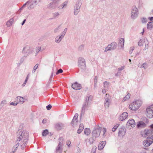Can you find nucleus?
Wrapping results in <instances>:
<instances>
[{
	"mask_svg": "<svg viewBox=\"0 0 153 153\" xmlns=\"http://www.w3.org/2000/svg\"><path fill=\"white\" fill-rule=\"evenodd\" d=\"M106 129L105 128H103L102 129V132H103L102 135L103 137H105L106 136Z\"/></svg>",
	"mask_w": 153,
	"mask_h": 153,
	"instance_id": "nucleus-37",
	"label": "nucleus"
},
{
	"mask_svg": "<svg viewBox=\"0 0 153 153\" xmlns=\"http://www.w3.org/2000/svg\"><path fill=\"white\" fill-rule=\"evenodd\" d=\"M139 14L137 8L135 5L133 6L131 11V18L132 19H135L138 16Z\"/></svg>",
	"mask_w": 153,
	"mask_h": 153,
	"instance_id": "nucleus-3",
	"label": "nucleus"
},
{
	"mask_svg": "<svg viewBox=\"0 0 153 153\" xmlns=\"http://www.w3.org/2000/svg\"><path fill=\"white\" fill-rule=\"evenodd\" d=\"M126 132L125 129L124 128H121L119 130L118 133V136L119 137H122L125 135Z\"/></svg>",
	"mask_w": 153,
	"mask_h": 153,
	"instance_id": "nucleus-20",
	"label": "nucleus"
},
{
	"mask_svg": "<svg viewBox=\"0 0 153 153\" xmlns=\"http://www.w3.org/2000/svg\"><path fill=\"white\" fill-rule=\"evenodd\" d=\"M138 45L139 46H141L142 45V41L141 40L139 41L138 42Z\"/></svg>",
	"mask_w": 153,
	"mask_h": 153,
	"instance_id": "nucleus-53",
	"label": "nucleus"
},
{
	"mask_svg": "<svg viewBox=\"0 0 153 153\" xmlns=\"http://www.w3.org/2000/svg\"><path fill=\"white\" fill-rule=\"evenodd\" d=\"M84 133L85 135L88 136L91 133V130L89 128H86L84 130Z\"/></svg>",
	"mask_w": 153,
	"mask_h": 153,
	"instance_id": "nucleus-31",
	"label": "nucleus"
},
{
	"mask_svg": "<svg viewBox=\"0 0 153 153\" xmlns=\"http://www.w3.org/2000/svg\"><path fill=\"white\" fill-rule=\"evenodd\" d=\"M81 5L80 2H78L76 4L74 10V14L77 15L80 11V7Z\"/></svg>",
	"mask_w": 153,
	"mask_h": 153,
	"instance_id": "nucleus-13",
	"label": "nucleus"
},
{
	"mask_svg": "<svg viewBox=\"0 0 153 153\" xmlns=\"http://www.w3.org/2000/svg\"><path fill=\"white\" fill-rule=\"evenodd\" d=\"M27 81V80L25 79V82H24L23 83L22 85V86H24L25 85V84H26Z\"/></svg>",
	"mask_w": 153,
	"mask_h": 153,
	"instance_id": "nucleus-59",
	"label": "nucleus"
},
{
	"mask_svg": "<svg viewBox=\"0 0 153 153\" xmlns=\"http://www.w3.org/2000/svg\"><path fill=\"white\" fill-rule=\"evenodd\" d=\"M146 115L149 118L153 117V105L148 106L146 108Z\"/></svg>",
	"mask_w": 153,
	"mask_h": 153,
	"instance_id": "nucleus-9",
	"label": "nucleus"
},
{
	"mask_svg": "<svg viewBox=\"0 0 153 153\" xmlns=\"http://www.w3.org/2000/svg\"><path fill=\"white\" fill-rule=\"evenodd\" d=\"M17 140L16 142H18L13 147V152H15L17 148L19 147V144L23 148L27 144L28 140V132L23 131L22 130H18L17 132Z\"/></svg>",
	"mask_w": 153,
	"mask_h": 153,
	"instance_id": "nucleus-1",
	"label": "nucleus"
},
{
	"mask_svg": "<svg viewBox=\"0 0 153 153\" xmlns=\"http://www.w3.org/2000/svg\"><path fill=\"white\" fill-rule=\"evenodd\" d=\"M67 28H65L64 29V31L61 34L62 35H63V36H64L65 34L66 33V32L67 31Z\"/></svg>",
	"mask_w": 153,
	"mask_h": 153,
	"instance_id": "nucleus-48",
	"label": "nucleus"
},
{
	"mask_svg": "<svg viewBox=\"0 0 153 153\" xmlns=\"http://www.w3.org/2000/svg\"><path fill=\"white\" fill-rule=\"evenodd\" d=\"M13 21L14 19L13 18H12L8 21L6 23V25L7 27H9L10 26L12 25Z\"/></svg>",
	"mask_w": 153,
	"mask_h": 153,
	"instance_id": "nucleus-32",
	"label": "nucleus"
},
{
	"mask_svg": "<svg viewBox=\"0 0 153 153\" xmlns=\"http://www.w3.org/2000/svg\"><path fill=\"white\" fill-rule=\"evenodd\" d=\"M146 126V124L142 121L139 122L137 125V127L138 128H144Z\"/></svg>",
	"mask_w": 153,
	"mask_h": 153,
	"instance_id": "nucleus-25",
	"label": "nucleus"
},
{
	"mask_svg": "<svg viewBox=\"0 0 153 153\" xmlns=\"http://www.w3.org/2000/svg\"><path fill=\"white\" fill-rule=\"evenodd\" d=\"M131 96V94H130L128 93L127 95H126L123 98V100L122 102H124L127 100H128V99H129L130 98Z\"/></svg>",
	"mask_w": 153,
	"mask_h": 153,
	"instance_id": "nucleus-33",
	"label": "nucleus"
},
{
	"mask_svg": "<svg viewBox=\"0 0 153 153\" xmlns=\"http://www.w3.org/2000/svg\"><path fill=\"white\" fill-rule=\"evenodd\" d=\"M77 151V153H80L81 150H80V149L79 147H78V148Z\"/></svg>",
	"mask_w": 153,
	"mask_h": 153,
	"instance_id": "nucleus-64",
	"label": "nucleus"
},
{
	"mask_svg": "<svg viewBox=\"0 0 153 153\" xmlns=\"http://www.w3.org/2000/svg\"><path fill=\"white\" fill-rule=\"evenodd\" d=\"M61 1V0H56L55 1H53L48 5V7L50 9H54L56 6L57 4Z\"/></svg>",
	"mask_w": 153,
	"mask_h": 153,
	"instance_id": "nucleus-14",
	"label": "nucleus"
},
{
	"mask_svg": "<svg viewBox=\"0 0 153 153\" xmlns=\"http://www.w3.org/2000/svg\"><path fill=\"white\" fill-rule=\"evenodd\" d=\"M143 103L142 101L140 100H137L130 104L129 108L131 110L135 111L138 109Z\"/></svg>",
	"mask_w": 153,
	"mask_h": 153,
	"instance_id": "nucleus-2",
	"label": "nucleus"
},
{
	"mask_svg": "<svg viewBox=\"0 0 153 153\" xmlns=\"http://www.w3.org/2000/svg\"><path fill=\"white\" fill-rule=\"evenodd\" d=\"M147 28L149 30H151L153 27V22H148L147 26Z\"/></svg>",
	"mask_w": 153,
	"mask_h": 153,
	"instance_id": "nucleus-29",
	"label": "nucleus"
},
{
	"mask_svg": "<svg viewBox=\"0 0 153 153\" xmlns=\"http://www.w3.org/2000/svg\"><path fill=\"white\" fill-rule=\"evenodd\" d=\"M29 2L27 1L23 5L22 7L19 9V10H22L27 5H28L29 4H28V3H29Z\"/></svg>",
	"mask_w": 153,
	"mask_h": 153,
	"instance_id": "nucleus-40",
	"label": "nucleus"
},
{
	"mask_svg": "<svg viewBox=\"0 0 153 153\" xmlns=\"http://www.w3.org/2000/svg\"><path fill=\"white\" fill-rule=\"evenodd\" d=\"M63 72V70L61 69H60L58 70L57 72L56 73V74H58L59 73H62Z\"/></svg>",
	"mask_w": 153,
	"mask_h": 153,
	"instance_id": "nucleus-50",
	"label": "nucleus"
},
{
	"mask_svg": "<svg viewBox=\"0 0 153 153\" xmlns=\"http://www.w3.org/2000/svg\"><path fill=\"white\" fill-rule=\"evenodd\" d=\"M39 66V64H36L34 67L33 70H32V73H34L36 69Z\"/></svg>",
	"mask_w": 153,
	"mask_h": 153,
	"instance_id": "nucleus-36",
	"label": "nucleus"
},
{
	"mask_svg": "<svg viewBox=\"0 0 153 153\" xmlns=\"http://www.w3.org/2000/svg\"><path fill=\"white\" fill-rule=\"evenodd\" d=\"M7 101L6 100H2L0 104V106L1 107L3 106L4 105L7 104Z\"/></svg>",
	"mask_w": 153,
	"mask_h": 153,
	"instance_id": "nucleus-35",
	"label": "nucleus"
},
{
	"mask_svg": "<svg viewBox=\"0 0 153 153\" xmlns=\"http://www.w3.org/2000/svg\"><path fill=\"white\" fill-rule=\"evenodd\" d=\"M141 135L143 137H146L148 136L147 138H149V137L150 138V137L153 138V133H152L150 131L149 129H145L144 131L141 132Z\"/></svg>",
	"mask_w": 153,
	"mask_h": 153,
	"instance_id": "nucleus-7",
	"label": "nucleus"
},
{
	"mask_svg": "<svg viewBox=\"0 0 153 153\" xmlns=\"http://www.w3.org/2000/svg\"><path fill=\"white\" fill-rule=\"evenodd\" d=\"M148 19H149L150 21L153 20V17H149L148 18Z\"/></svg>",
	"mask_w": 153,
	"mask_h": 153,
	"instance_id": "nucleus-63",
	"label": "nucleus"
},
{
	"mask_svg": "<svg viewBox=\"0 0 153 153\" xmlns=\"http://www.w3.org/2000/svg\"><path fill=\"white\" fill-rule=\"evenodd\" d=\"M101 129L100 128L97 127L95 128L92 132L93 137L95 138L98 137L100 134Z\"/></svg>",
	"mask_w": 153,
	"mask_h": 153,
	"instance_id": "nucleus-11",
	"label": "nucleus"
},
{
	"mask_svg": "<svg viewBox=\"0 0 153 153\" xmlns=\"http://www.w3.org/2000/svg\"><path fill=\"white\" fill-rule=\"evenodd\" d=\"M153 143V140L150 137L149 139H147L144 140L143 143L144 146L146 147L149 146Z\"/></svg>",
	"mask_w": 153,
	"mask_h": 153,
	"instance_id": "nucleus-15",
	"label": "nucleus"
},
{
	"mask_svg": "<svg viewBox=\"0 0 153 153\" xmlns=\"http://www.w3.org/2000/svg\"><path fill=\"white\" fill-rule=\"evenodd\" d=\"M78 116V114L77 113L75 114L73 119L71 122V124L72 126H74L75 125H76L77 122V118Z\"/></svg>",
	"mask_w": 153,
	"mask_h": 153,
	"instance_id": "nucleus-19",
	"label": "nucleus"
},
{
	"mask_svg": "<svg viewBox=\"0 0 153 153\" xmlns=\"http://www.w3.org/2000/svg\"><path fill=\"white\" fill-rule=\"evenodd\" d=\"M41 47H40L39 46L36 47V54H37L38 52L41 50Z\"/></svg>",
	"mask_w": 153,
	"mask_h": 153,
	"instance_id": "nucleus-42",
	"label": "nucleus"
},
{
	"mask_svg": "<svg viewBox=\"0 0 153 153\" xmlns=\"http://www.w3.org/2000/svg\"><path fill=\"white\" fill-rule=\"evenodd\" d=\"M144 65L143 64H139L138 65V66L140 68H143V66H144Z\"/></svg>",
	"mask_w": 153,
	"mask_h": 153,
	"instance_id": "nucleus-57",
	"label": "nucleus"
},
{
	"mask_svg": "<svg viewBox=\"0 0 153 153\" xmlns=\"http://www.w3.org/2000/svg\"><path fill=\"white\" fill-rule=\"evenodd\" d=\"M150 129L149 130L152 133H153V124H152L150 126Z\"/></svg>",
	"mask_w": 153,
	"mask_h": 153,
	"instance_id": "nucleus-56",
	"label": "nucleus"
},
{
	"mask_svg": "<svg viewBox=\"0 0 153 153\" xmlns=\"http://www.w3.org/2000/svg\"><path fill=\"white\" fill-rule=\"evenodd\" d=\"M128 115V113L127 112H124L120 115L119 119L120 121H123L127 118Z\"/></svg>",
	"mask_w": 153,
	"mask_h": 153,
	"instance_id": "nucleus-17",
	"label": "nucleus"
},
{
	"mask_svg": "<svg viewBox=\"0 0 153 153\" xmlns=\"http://www.w3.org/2000/svg\"><path fill=\"white\" fill-rule=\"evenodd\" d=\"M33 48L29 46H26L24 48L22 53L24 54L25 57L30 54L33 51Z\"/></svg>",
	"mask_w": 153,
	"mask_h": 153,
	"instance_id": "nucleus-6",
	"label": "nucleus"
},
{
	"mask_svg": "<svg viewBox=\"0 0 153 153\" xmlns=\"http://www.w3.org/2000/svg\"><path fill=\"white\" fill-rule=\"evenodd\" d=\"M103 84L104 88H107L108 87L109 83L108 82L105 81L104 82Z\"/></svg>",
	"mask_w": 153,
	"mask_h": 153,
	"instance_id": "nucleus-43",
	"label": "nucleus"
},
{
	"mask_svg": "<svg viewBox=\"0 0 153 153\" xmlns=\"http://www.w3.org/2000/svg\"><path fill=\"white\" fill-rule=\"evenodd\" d=\"M32 1L35 3L36 4L38 1H39L40 0H31Z\"/></svg>",
	"mask_w": 153,
	"mask_h": 153,
	"instance_id": "nucleus-62",
	"label": "nucleus"
},
{
	"mask_svg": "<svg viewBox=\"0 0 153 153\" xmlns=\"http://www.w3.org/2000/svg\"><path fill=\"white\" fill-rule=\"evenodd\" d=\"M47 120L46 119H43L42 121V123H45L47 121Z\"/></svg>",
	"mask_w": 153,
	"mask_h": 153,
	"instance_id": "nucleus-60",
	"label": "nucleus"
},
{
	"mask_svg": "<svg viewBox=\"0 0 153 153\" xmlns=\"http://www.w3.org/2000/svg\"><path fill=\"white\" fill-rule=\"evenodd\" d=\"M53 15V18H56L59 16V14L58 12H57L54 13Z\"/></svg>",
	"mask_w": 153,
	"mask_h": 153,
	"instance_id": "nucleus-38",
	"label": "nucleus"
},
{
	"mask_svg": "<svg viewBox=\"0 0 153 153\" xmlns=\"http://www.w3.org/2000/svg\"><path fill=\"white\" fill-rule=\"evenodd\" d=\"M143 64L144 65V66H143V68L145 69H146L147 68L148 65L147 63H145Z\"/></svg>",
	"mask_w": 153,
	"mask_h": 153,
	"instance_id": "nucleus-55",
	"label": "nucleus"
},
{
	"mask_svg": "<svg viewBox=\"0 0 153 153\" xmlns=\"http://www.w3.org/2000/svg\"><path fill=\"white\" fill-rule=\"evenodd\" d=\"M59 30V27L56 28L54 30V32L55 33H57L58 31V30Z\"/></svg>",
	"mask_w": 153,
	"mask_h": 153,
	"instance_id": "nucleus-61",
	"label": "nucleus"
},
{
	"mask_svg": "<svg viewBox=\"0 0 153 153\" xmlns=\"http://www.w3.org/2000/svg\"><path fill=\"white\" fill-rule=\"evenodd\" d=\"M64 126V125L62 123H56L55 125V128L58 130H61Z\"/></svg>",
	"mask_w": 153,
	"mask_h": 153,
	"instance_id": "nucleus-23",
	"label": "nucleus"
},
{
	"mask_svg": "<svg viewBox=\"0 0 153 153\" xmlns=\"http://www.w3.org/2000/svg\"><path fill=\"white\" fill-rule=\"evenodd\" d=\"M106 144V141H100L98 145V149L99 150L102 149L104 147Z\"/></svg>",
	"mask_w": 153,
	"mask_h": 153,
	"instance_id": "nucleus-21",
	"label": "nucleus"
},
{
	"mask_svg": "<svg viewBox=\"0 0 153 153\" xmlns=\"http://www.w3.org/2000/svg\"><path fill=\"white\" fill-rule=\"evenodd\" d=\"M125 67V66L124 65L122 66L121 67L119 68L118 70V71H121L123 70Z\"/></svg>",
	"mask_w": 153,
	"mask_h": 153,
	"instance_id": "nucleus-51",
	"label": "nucleus"
},
{
	"mask_svg": "<svg viewBox=\"0 0 153 153\" xmlns=\"http://www.w3.org/2000/svg\"><path fill=\"white\" fill-rule=\"evenodd\" d=\"M127 125L131 126L132 128L134 127L135 125V122L134 120L133 119H130L127 123Z\"/></svg>",
	"mask_w": 153,
	"mask_h": 153,
	"instance_id": "nucleus-16",
	"label": "nucleus"
},
{
	"mask_svg": "<svg viewBox=\"0 0 153 153\" xmlns=\"http://www.w3.org/2000/svg\"><path fill=\"white\" fill-rule=\"evenodd\" d=\"M117 46V44L116 42H112L107 46L105 48V49L104 51L107 52L108 51L114 50L116 49Z\"/></svg>",
	"mask_w": 153,
	"mask_h": 153,
	"instance_id": "nucleus-10",
	"label": "nucleus"
},
{
	"mask_svg": "<svg viewBox=\"0 0 153 153\" xmlns=\"http://www.w3.org/2000/svg\"><path fill=\"white\" fill-rule=\"evenodd\" d=\"M48 133V130L45 129L42 132V135L43 136H46Z\"/></svg>",
	"mask_w": 153,
	"mask_h": 153,
	"instance_id": "nucleus-34",
	"label": "nucleus"
},
{
	"mask_svg": "<svg viewBox=\"0 0 153 153\" xmlns=\"http://www.w3.org/2000/svg\"><path fill=\"white\" fill-rule=\"evenodd\" d=\"M97 81V76H96L94 78V86L95 87L96 85V84Z\"/></svg>",
	"mask_w": 153,
	"mask_h": 153,
	"instance_id": "nucleus-47",
	"label": "nucleus"
},
{
	"mask_svg": "<svg viewBox=\"0 0 153 153\" xmlns=\"http://www.w3.org/2000/svg\"><path fill=\"white\" fill-rule=\"evenodd\" d=\"M96 148H97L96 146H94L93 148L92 151L91 153H96Z\"/></svg>",
	"mask_w": 153,
	"mask_h": 153,
	"instance_id": "nucleus-49",
	"label": "nucleus"
},
{
	"mask_svg": "<svg viewBox=\"0 0 153 153\" xmlns=\"http://www.w3.org/2000/svg\"><path fill=\"white\" fill-rule=\"evenodd\" d=\"M104 98V106L105 108H108L109 106L110 97L109 95L106 94Z\"/></svg>",
	"mask_w": 153,
	"mask_h": 153,
	"instance_id": "nucleus-12",
	"label": "nucleus"
},
{
	"mask_svg": "<svg viewBox=\"0 0 153 153\" xmlns=\"http://www.w3.org/2000/svg\"><path fill=\"white\" fill-rule=\"evenodd\" d=\"M88 140V142L90 144H92L94 142V139L93 137H91Z\"/></svg>",
	"mask_w": 153,
	"mask_h": 153,
	"instance_id": "nucleus-41",
	"label": "nucleus"
},
{
	"mask_svg": "<svg viewBox=\"0 0 153 153\" xmlns=\"http://www.w3.org/2000/svg\"><path fill=\"white\" fill-rule=\"evenodd\" d=\"M84 48V45H82L79 46L78 48V50L80 51H81Z\"/></svg>",
	"mask_w": 153,
	"mask_h": 153,
	"instance_id": "nucleus-45",
	"label": "nucleus"
},
{
	"mask_svg": "<svg viewBox=\"0 0 153 153\" xmlns=\"http://www.w3.org/2000/svg\"><path fill=\"white\" fill-rule=\"evenodd\" d=\"M71 143V141L69 140L67 141L66 142V144L68 146H69L70 145Z\"/></svg>",
	"mask_w": 153,
	"mask_h": 153,
	"instance_id": "nucleus-58",
	"label": "nucleus"
},
{
	"mask_svg": "<svg viewBox=\"0 0 153 153\" xmlns=\"http://www.w3.org/2000/svg\"><path fill=\"white\" fill-rule=\"evenodd\" d=\"M93 98V96L90 95L89 96H87L85 98V100L84 103L82 108L81 115H84L85 108L87 105H88L89 102H90L92 100Z\"/></svg>",
	"mask_w": 153,
	"mask_h": 153,
	"instance_id": "nucleus-4",
	"label": "nucleus"
},
{
	"mask_svg": "<svg viewBox=\"0 0 153 153\" xmlns=\"http://www.w3.org/2000/svg\"><path fill=\"white\" fill-rule=\"evenodd\" d=\"M64 37L63 35L62 34L61 35H59L57 36L55 39V42L57 43H60Z\"/></svg>",
	"mask_w": 153,
	"mask_h": 153,
	"instance_id": "nucleus-22",
	"label": "nucleus"
},
{
	"mask_svg": "<svg viewBox=\"0 0 153 153\" xmlns=\"http://www.w3.org/2000/svg\"><path fill=\"white\" fill-rule=\"evenodd\" d=\"M119 126V124H117L116 125L114 126L112 129V131L113 132L115 131Z\"/></svg>",
	"mask_w": 153,
	"mask_h": 153,
	"instance_id": "nucleus-39",
	"label": "nucleus"
},
{
	"mask_svg": "<svg viewBox=\"0 0 153 153\" xmlns=\"http://www.w3.org/2000/svg\"><path fill=\"white\" fill-rule=\"evenodd\" d=\"M59 143L56 150V153H62V145L64 139L62 137L59 138Z\"/></svg>",
	"mask_w": 153,
	"mask_h": 153,
	"instance_id": "nucleus-8",
	"label": "nucleus"
},
{
	"mask_svg": "<svg viewBox=\"0 0 153 153\" xmlns=\"http://www.w3.org/2000/svg\"><path fill=\"white\" fill-rule=\"evenodd\" d=\"M124 39L123 38H121L120 39L119 45L122 48H123L124 47Z\"/></svg>",
	"mask_w": 153,
	"mask_h": 153,
	"instance_id": "nucleus-28",
	"label": "nucleus"
},
{
	"mask_svg": "<svg viewBox=\"0 0 153 153\" xmlns=\"http://www.w3.org/2000/svg\"><path fill=\"white\" fill-rule=\"evenodd\" d=\"M142 23H145L147 22L146 19V18H143L142 19Z\"/></svg>",
	"mask_w": 153,
	"mask_h": 153,
	"instance_id": "nucleus-54",
	"label": "nucleus"
},
{
	"mask_svg": "<svg viewBox=\"0 0 153 153\" xmlns=\"http://www.w3.org/2000/svg\"><path fill=\"white\" fill-rule=\"evenodd\" d=\"M18 103H19L18 102L15 103L14 102H11L10 104V105H11L16 106L18 105Z\"/></svg>",
	"mask_w": 153,
	"mask_h": 153,
	"instance_id": "nucleus-46",
	"label": "nucleus"
},
{
	"mask_svg": "<svg viewBox=\"0 0 153 153\" xmlns=\"http://www.w3.org/2000/svg\"><path fill=\"white\" fill-rule=\"evenodd\" d=\"M78 66L79 68L82 70L85 69L86 65L85 61L84 58L82 57H80L79 58Z\"/></svg>",
	"mask_w": 153,
	"mask_h": 153,
	"instance_id": "nucleus-5",
	"label": "nucleus"
},
{
	"mask_svg": "<svg viewBox=\"0 0 153 153\" xmlns=\"http://www.w3.org/2000/svg\"><path fill=\"white\" fill-rule=\"evenodd\" d=\"M16 99V100L19 101V102H21L22 104H23L25 102L24 98L21 96L17 97Z\"/></svg>",
	"mask_w": 153,
	"mask_h": 153,
	"instance_id": "nucleus-27",
	"label": "nucleus"
},
{
	"mask_svg": "<svg viewBox=\"0 0 153 153\" xmlns=\"http://www.w3.org/2000/svg\"><path fill=\"white\" fill-rule=\"evenodd\" d=\"M68 4V1H65L62 3V4L59 5L58 7V8L59 10L62 9L64 7H65L67 6Z\"/></svg>",
	"mask_w": 153,
	"mask_h": 153,
	"instance_id": "nucleus-26",
	"label": "nucleus"
},
{
	"mask_svg": "<svg viewBox=\"0 0 153 153\" xmlns=\"http://www.w3.org/2000/svg\"><path fill=\"white\" fill-rule=\"evenodd\" d=\"M27 2H29L28 3L29 6L28 7V9L31 10L34 8V6L36 4L35 3L32 1L31 0L28 1Z\"/></svg>",
	"mask_w": 153,
	"mask_h": 153,
	"instance_id": "nucleus-24",
	"label": "nucleus"
},
{
	"mask_svg": "<svg viewBox=\"0 0 153 153\" xmlns=\"http://www.w3.org/2000/svg\"><path fill=\"white\" fill-rule=\"evenodd\" d=\"M84 127L83 124H80L79 126V128L77 130V133L80 134L83 129Z\"/></svg>",
	"mask_w": 153,
	"mask_h": 153,
	"instance_id": "nucleus-30",
	"label": "nucleus"
},
{
	"mask_svg": "<svg viewBox=\"0 0 153 153\" xmlns=\"http://www.w3.org/2000/svg\"><path fill=\"white\" fill-rule=\"evenodd\" d=\"M134 46L131 47L130 48L129 53L130 54H131L133 52V51L134 50Z\"/></svg>",
	"mask_w": 153,
	"mask_h": 153,
	"instance_id": "nucleus-44",
	"label": "nucleus"
},
{
	"mask_svg": "<svg viewBox=\"0 0 153 153\" xmlns=\"http://www.w3.org/2000/svg\"><path fill=\"white\" fill-rule=\"evenodd\" d=\"M52 106L50 104L49 105L46 107V108L47 110H50Z\"/></svg>",
	"mask_w": 153,
	"mask_h": 153,
	"instance_id": "nucleus-52",
	"label": "nucleus"
},
{
	"mask_svg": "<svg viewBox=\"0 0 153 153\" xmlns=\"http://www.w3.org/2000/svg\"><path fill=\"white\" fill-rule=\"evenodd\" d=\"M72 87L73 89L75 90H80L82 88L81 85L76 82L73 84Z\"/></svg>",
	"mask_w": 153,
	"mask_h": 153,
	"instance_id": "nucleus-18",
	"label": "nucleus"
}]
</instances>
